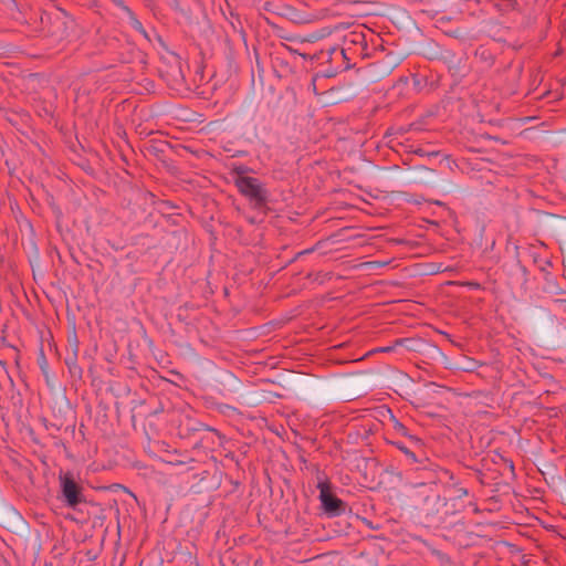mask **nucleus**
<instances>
[{
  "mask_svg": "<svg viewBox=\"0 0 566 566\" xmlns=\"http://www.w3.org/2000/svg\"><path fill=\"white\" fill-rule=\"evenodd\" d=\"M380 352L389 353L392 350V347H382L379 349Z\"/></svg>",
  "mask_w": 566,
  "mask_h": 566,
  "instance_id": "obj_21",
  "label": "nucleus"
},
{
  "mask_svg": "<svg viewBox=\"0 0 566 566\" xmlns=\"http://www.w3.org/2000/svg\"><path fill=\"white\" fill-rule=\"evenodd\" d=\"M557 237L560 244V250L563 253V264L565 268V274L566 277V218L559 219V226L557 229Z\"/></svg>",
  "mask_w": 566,
  "mask_h": 566,
  "instance_id": "obj_7",
  "label": "nucleus"
},
{
  "mask_svg": "<svg viewBox=\"0 0 566 566\" xmlns=\"http://www.w3.org/2000/svg\"><path fill=\"white\" fill-rule=\"evenodd\" d=\"M126 14L133 29L142 33L145 38H148L146 30L144 29L142 22L136 18L135 13L130 10Z\"/></svg>",
  "mask_w": 566,
  "mask_h": 566,
  "instance_id": "obj_12",
  "label": "nucleus"
},
{
  "mask_svg": "<svg viewBox=\"0 0 566 566\" xmlns=\"http://www.w3.org/2000/svg\"><path fill=\"white\" fill-rule=\"evenodd\" d=\"M317 489L319 490L318 499L321 501L322 510L328 517H336L345 514L347 504L331 491V483L328 481L319 480Z\"/></svg>",
  "mask_w": 566,
  "mask_h": 566,
  "instance_id": "obj_5",
  "label": "nucleus"
},
{
  "mask_svg": "<svg viewBox=\"0 0 566 566\" xmlns=\"http://www.w3.org/2000/svg\"><path fill=\"white\" fill-rule=\"evenodd\" d=\"M388 263L389 262H387V261H384V262L376 261V262H374V264H376L378 268L386 266Z\"/></svg>",
  "mask_w": 566,
  "mask_h": 566,
  "instance_id": "obj_20",
  "label": "nucleus"
},
{
  "mask_svg": "<svg viewBox=\"0 0 566 566\" xmlns=\"http://www.w3.org/2000/svg\"><path fill=\"white\" fill-rule=\"evenodd\" d=\"M417 504L416 509L422 523L428 526H438L446 521L447 499L442 497L438 490L430 488V492L426 490L416 491Z\"/></svg>",
  "mask_w": 566,
  "mask_h": 566,
  "instance_id": "obj_1",
  "label": "nucleus"
},
{
  "mask_svg": "<svg viewBox=\"0 0 566 566\" xmlns=\"http://www.w3.org/2000/svg\"><path fill=\"white\" fill-rule=\"evenodd\" d=\"M46 366H48L46 359H45L44 355L42 354L41 359H40V367L45 375H46Z\"/></svg>",
  "mask_w": 566,
  "mask_h": 566,
  "instance_id": "obj_16",
  "label": "nucleus"
},
{
  "mask_svg": "<svg viewBox=\"0 0 566 566\" xmlns=\"http://www.w3.org/2000/svg\"><path fill=\"white\" fill-rule=\"evenodd\" d=\"M394 429L399 432L400 434L405 436V437H408L410 439V441L415 444V446H418L420 447L422 444L421 442V439L415 437V436H411L409 434V431H408V428L401 423L400 421L398 420H395L394 422Z\"/></svg>",
  "mask_w": 566,
  "mask_h": 566,
  "instance_id": "obj_9",
  "label": "nucleus"
},
{
  "mask_svg": "<svg viewBox=\"0 0 566 566\" xmlns=\"http://www.w3.org/2000/svg\"><path fill=\"white\" fill-rule=\"evenodd\" d=\"M392 444L405 454L406 460L409 465L416 467L422 460V458H419L413 450L406 447L402 442L395 441V442H392Z\"/></svg>",
  "mask_w": 566,
  "mask_h": 566,
  "instance_id": "obj_8",
  "label": "nucleus"
},
{
  "mask_svg": "<svg viewBox=\"0 0 566 566\" xmlns=\"http://www.w3.org/2000/svg\"><path fill=\"white\" fill-rule=\"evenodd\" d=\"M457 493L459 497L467 496L469 494L468 489L465 488H459L457 489Z\"/></svg>",
  "mask_w": 566,
  "mask_h": 566,
  "instance_id": "obj_17",
  "label": "nucleus"
},
{
  "mask_svg": "<svg viewBox=\"0 0 566 566\" xmlns=\"http://www.w3.org/2000/svg\"><path fill=\"white\" fill-rule=\"evenodd\" d=\"M234 186L243 197L249 199L254 208L261 209L266 206L269 201V190L258 178L234 179Z\"/></svg>",
  "mask_w": 566,
  "mask_h": 566,
  "instance_id": "obj_4",
  "label": "nucleus"
},
{
  "mask_svg": "<svg viewBox=\"0 0 566 566\" xmlns=\"http://www.w3.org/2000/svg\"><path fill=\"white\" fill-rule=\"evenodd\" d=\"M411 470L419 472L418 481L415 482L413 486L417 490H426V492H430V488L437 490L439 483L452 479V474L448 470L440 468L426 457Z\"/></svg>",
  "mask_w": 566,
  "mask_h": 566,
  "instance_id": "obj_3",
  "label": "nucleus"
},
{
  "mask_svg": "<svg viewBox=\"0 0 566 566\" xmlns=\"http://www.w3.org/2000/svg\"><path fill=\"white\" fill-rule=\"evenodd\" d=\"M0 366H1V367H2L3 369H6V367H7V364H6V361H3V360H0Z\"/></svg>",
  "mask_w": 566,
  "mask_h": 566,
  "instance_id": "obj_22",
  "label": "nucleus"
},
{
  "mask_svg": "<svg viewBox=\"0 0 566 566\" xmlns=\"http://www.w3.org/2000/svg\"><path fill=\"white\" fill-rule=\"evenodd\" d=\"M113 2L115 3L116 7L122 9L125 13L130 11V9L124 3L123 0H113Z\"/></svg>",
  "mask_w": 566,
  "mask_h": 566,
  "instance_id": "obj_15",
  "label": "nucleus"
},
{
  "mask_svg": "<svg viewBox=\"0 0 566 566\" xmlns=\"http://www.w3.org/2000/svg\"><path fill=\"white\" fill-rule=\"evenodd\" d=\"M75 350H77L76 346H75ZM65 364L67 365L69 370L73 376H76V377L82 376V368L76 364V352H74V356L72 358L65 359Z\"/></svg>",
  "mask_w": 566,
  "mask_h": 566,
  "instance_id": "obj_11",
  "label": "nucleus"
},
{
  "mask_svg": "<svg viewBox=\"0 0 566 566\" xmlns=\"http://www.w3.org/2000/svg\"><path fill=\"white\" fill-rule=\"evenodd\" d=\"M497 457L503 461V463L506 465V468L510 470V472L512 473V476L515 475L514 473V463L512 460L510 459H506L504 457H502L501 454H497Z\"/></svg>",
  "mask_w": 566,
  "mask_h": 566,
  "instance_id": "obj_14",
  "label": "nucleus"
},
{
  "mask_svg": "<svg viewBox=\"0 0 566 566\" xmlns=\"http://www.w3.org/2000/svg\"><path fill=\"white\" fill-rule=\"evenodd\" d=\"M520 269H521V271L523 272V274H526V269H525V266H523V265H521V264H520Z\"/></svg>",
  "mask_w": 566,
  "mask_h": 566,
  "instance_id": "obj_23",
  "label": "nucleus"
},
{
  "mask_svg": "<svg viewBox=\"0 0 566 566\" xmlns=\"http://www.w3.org/2000/svg\"><path fill=\"white\" fill-rule=\"evenodd\" d=\"M545 264H546V265H548V266H551V265H552V263H551V261H549V260H546V261H545Z\"/></svg>",
  "mask_w": 566,
  "mask_h": 566,
  "instance_id": "obj_24",
  "label": "nucleus"
},
{
  "mask_svg": "<svg viewBox=\"0 0 566 566\" xmlns=\"http://www.w3.org/2000/svg\"><path fill=\"white\" fill-rule=\"evenodd\" d=\"M274 62H275V65L281 66L284 71H289V72L292 71L289 62L280 54L277 56H275Z\"/></svg>",
  "mask_w": 566,
  "mask_h": 566,
  "instance_id": "obj_13",
  "label": "nucleus"
},
{
  "mask_svg": "<svg viewBox=\"0 0 566 566\" xmlns=\"http://www.w3.org/2000/svg\"><path fill=\"white\" fill-rule=\"evenodd\" d=\"M252 169L243 164H235L231 168V175L233 180L240 178H250L247 174L251 172Z\"/></svg>",
  "mask_w": 566,
  "mask_h": 566,
  "instance_id": "obj_10",
  "label": "nucleus"
},
{
  "mask_svg": "<svg viewBox=\"0 0 566 566\" xmlns=\"http://www.w3.org/2000/svg\"><path fill=\"white\" fill-rule=\"evenodd\" d=\"M544 291L552 295H566V287H560L555 277L549 273L545 274Z\"/></svg>",
  "mask_w": 566,
  "mask_h": 566,
  "instance_id": "obj_6",
  "label": "nucleus"
},
{
  "mask_svg": "<svg viewBox=\"0 0 566 566\" xmlns=\"http://www.w3.org/2000/svg\"><path fill=\"white\" fill-rule=\"evenodd\" d=\"M56 500L66 509L80 512L87 504L86 489L80 478L71 471H60Z\"/></svg>",
  "mask_w": 566,
  "mask_h": 566,
  "instance_id": "obj_2",
  "label": "nucleus"
},
{
  "mask_svg": "<svg viewBox=\"0 0 566 566\" xmlns=\"http://www.w3.org/2000/svg\"><path fill=\"white\" fill-rule=\"evenodd\" d=\"M314 251V248H311V249H306V250H303L301 252L297 253V258L301 256V255H304V254H310Z\"/></svg>",
  "mask_w": 566,
  "mask_h": 566,
  "instance_id": "obj_19",
  "label": "nucleus"
},
{
  "mask_svg": "<svg viewBox=\"0 0 566 566\" xmlns=\"http://www.w3.org/2000/svg\"><path fill=\"white\" fill-rule=\"evenodd\" d=\"M285 50H287L292 55H297V56H301V57H305L304 54L298 53L297 50H293L290 46L285 45Z\"/></svg>",
  "mask_w": 566,
  "mask_h": 566,
  "instance_id": "obj_18",
  "label": "nucleus"
}]
</instances>
